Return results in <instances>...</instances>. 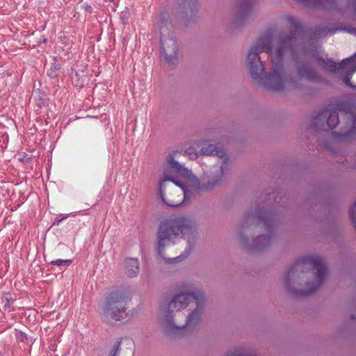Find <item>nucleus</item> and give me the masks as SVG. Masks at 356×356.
<instances>
[{
    "label": "nucleus",
    "instance_id": "obj_15",
    "mask_svg": "<svg viewBox=\"0 0 356 356\" xmlns=\"http://www.w3.org/2000/svg\"><path fill=\"white\" fill-rule=\"evenodd\" d=\"M238 20L239 22L245 19L251 13L253 0H238Z\"/></svg>",
    "mask_w": 356,
    "mask_h": 356
},
{
    "label": "nucleus",
    "instance_id": "obj_13",
    "mask_svg": "<svg viewBox=\"0 0 356 356\" xmlns=\"http://www.w3.org/2000/svg\"><path fill=\"white\" fill-rule=\"evenodd\" d=\"M305 7L312 9L326 10L327 5L334 6L335 0H296Z\"/></svg>",
    "mask_w": 356,
    "mask_h": 356
},
{
    "label": "nucleus",
    "instance_id": "obj_12",
    "mask_svg": "<svg viewBox=\"0 0 356 356\" xmlns=\"http://www.w3.org/2000/svg\"><path fill=\"white\" fill-rule=\"evenodd\" d=\"M200 152H201L202 154H206V155H208V156H209V155H216L218 157H220V159H222V158L225 157V159H224L222 165H221L220 166H216V170L213 171V172H211L210 175L208 176L207 180L210 177H214L217 175L219 168H222V170H223V165H226L227 161V158L226 157V154H225V151L223 150V149L216 147L214 145H207L206 147H202L201 149ZM222 175H223V173L222 174ZM222 177V176H221V177Z\"/></svg>",
    "mask_w": 356,
    "mask_h": 356
},
{
    "label": "nucleus",
    "instance_id": "obj_14",
    "mask_svg": "<svg viewBox=\"0 0 356 356\" xmlns=\"http://www.w3.org/2000/svg\"><path fill=\"white\" fill-rule=\"evenodd\" d=\"M125 273L129 277H136L140 272V262L138 259L128 258L124 262Z\"/></svg>",
    "mask_w": 356,
    "mask_h": 356
},
{
    "label": "nucleus",
    "instance_id": "obj_27",
    "mask_svg": "<svg viewBox=\"0 0 356 356\" xmlns=\"http://www.w3.org/2000/svg\"><path fill=\"white\" fill-rule=\"evenodd\" d=\"M268 196L269 199H270L271 197H275V193H272L270 194H268Z\"/></svg>",
    "mask_w": 356,
    "mask_h": 356
},
{
    "label": "nucleus",
    "instance_id": "obj_20",
    "mask_svg": "<svg viewBox=\"0 0 356 356\" xmlns=\"http://www.w3.org/2000/svg\"><path fill=\"white\" fill-rule=\"evenodd\" d=\"M225 356H257V355L254 353L241 348L230 352Z\"/></svg>",
    "mask_w": 356,
    "mask_h": 356
},
{
    "label": "nucleus",
    "instance_id": "obj_11",
    "mask_svg": "<svg viewBox=\"0 0 356 356\" xmlns=\"http://www.w3.org/2000/svg\"><path fill=\"white\" fill-rule=\"evenodd\" d=\"M355 55L345 59H343L340 63H336L331 59H321V67L330 72H336L337 71L343 70L347 65H351L352 72H356V62Z\"/></svg>",
    "mask_w": 356,
    "mask_h": 356
},
{
    "label": "nucleus",
    "instance_id": "obj_26",
    "mask_svg": "<svg viewBox=\"0 0 356 356\" xmlns=\"http://www.w3.org/2000/svg\"><path fill=\"white\" fill-rule=\"evenodd\" d=\"M186 257V256H179L175 258H173V259H169V262L172 263V264L177 263V262L182 261Z\"/></svg>",
    "mask_w": 356,
    "mask_h": 356
},
{
    "label": "nucleus",
    "instance_id": "obj_5",
    "mask_svg": "<svg viewBox=\"0 0 356 356\" xmlns=\"http://www.w3.org/2000/svg\"><path fill=\"white\" fill-rule=\"evenodd\" d=\"M182 288L184 291L176 294L168 303L162 304L159 307V322L163 332L168 337H173L183 330L182 327H179L174 322V311L186 308L191 300L195 301L194 294L204 296L203 293L191 283L184 284Z\"/></svg>",
    "mask_w": 356,
    "mask_h": 356
},
{
    "label": "nucleus",
    "instance_id": "obj_22",
    "mask_svg": "<svg viewBox=\"0 0 356 356\" xmlns=\"http://www.w3.org/2000/svg\"><path fill=\"white\" fill-rule=\"evenodd\" d=\"M197 0H177V3L179 6L188 8L191 10L196 5Z\"/></svg>",
    "mask_w": 356,
    "mask_h": 356
},
{
    "label": "nucleus",
    "instance_id": "obj_17",
    "mask_svg": "<svg viewBox=\"0 0 356 356\" xmlns=\"http://www.w3.org/2000/svg\"><path fill=\"white\" fill-rule=\"evenodd\" d=\"M168 169L165 170L164 172L166 171L167 175H168V171L171 170L172 172L179 175L181 176L185 177L188 175V170L184 165L179 164L177 161H175L172 156H170L168 159Z\"/></svg>",
    "mask_w": 356,
    "mask_h": 356
},
{
    "label": "nucleus",
    "instance_id": "obj_31",
    "mask_svg": "<svg viewBox=\"0 0 356 356\" xmlns=\"http://www.w3.org/2000/svg\"><path fill=\"white\" fill-rule=\"evenodd\" d=\"M352 319H355V316L352 315Z\"/></svg>",
    "mask_w": 356,
    "mask_h": 356
},
{
    "label": "nucleus",
    "instance_id": "obj_3",
    "mask_svg": "<svg viewBox=\"0 0 356 356\" xmlns=\"http://www.w3.org/2000/svg\"><path fill=\"white\" fill-rule=\"evenodd\" d=\"M277 216L268 204L248 212L240 223L238 232L241 244L247 249L259 251L268 247L275 236Z\"/></svg>",
    "mask_w": 356,
    "mask_h": 356
},
{
    "label": "nucleus",
    "instance_id": "obj_21",
    "mask_svg": "<svg viewBox=\"0 0 356 356\" xmlns=\"http://www.w3.org/2000/svg\"><path fill=\"white\" fill-rule=\"evenodd\" d=\"M60 70V64L56 60L51 63L50 68L47 70V75L54 79L58 76V72Z\"/></svg>",
    "mask_w": 356,
    "mask_h": 356
},
{
    "label": "nucleus",
    "instance_id": "obj_9",
    "mask_svg": "<svg viewBox=\"0 0 356 356\" xmlns=\"http://www.w3.org/2000/svg\"><path fill=\"white\" fill-rule=\"evenodd\" d=\"M170 24V17L168 13L162 12L159 16V29L161 31V43L165 58L166 62L168 63H174L177 59L178 54V45L175 38L167 37L165 38L162 33V29L164 26Z\"/></svg>",
    "mask_w": 356,
    "mask_h": 356
},
{
    "label": "nucleus",
    "instance_id": "obj_4",
    "mask_svg": "<svg viewBox=\"0 0 356 356\" xmlns=\"http://www.w3.org/2000/svg\"><path fill=\"white\" fill-rule=\"evenodd\" d=\"M222 174V168H219L214 177L208 180L197 181L189 188H185L184 184L175 181L165 171L164 178L159 184V195L162 202L171 207L181 205L198 192H209L220 184Z\"/></svg>",
    "mask_w": 356,
    "mask_h": 356
},
{
    "label": "nucleus",
    "instance_id": "obj_7",
    "mask_svg": "<svg viewBox=\"0 0 356 356\" xmlns=\"http://www.w3.org/2000/svg\"><path fill=\"white\" fill-rule=\"evenodd\" d=\"M339 112L344 113L348 120L353 121L352 131H356V113L354 106L348 102H341L329 106L312 118L310 128L327 131L338 125Z\"/></svg>",
    "mask_w": 356,
    "mask_h": 356
},
{
    "label": "nucleus",
    "instance_id": "obj_6",
    "mask_svg": "<svg viewBox=\"0 0 356 356\" xmlns=\"http://www.w3.org/2000/svg\"><path fill=\"white\" fill-rule=\"evenodd\" d=\"M191 220L184 217L171 216L159 222L156 232L155 248L157 254L163 259L165 248L175 245L184 234L193 232Z\"/></svg>",
    "mask_w": 356,
    "mask_h": 356
},
{
    "label": "nucleus",
    "instance_id": "obj_1",
    "mask_svg": "<svg viewBox=\"0 0 356 356\" xmlns=\"http://www.w3.org/2000/svg\"><path fill=\"white\" fill-rule=\"evenodd\" d=\"M294 30L289 33H281L277 36L275 50L272 45L270 33L260 37L254 45L251 47L247 56L246 65L251 77L268 90L280 92L284 90L285 71L283 58L289 53L293 59L300 55L311 53L316 56L318 44L309 41V49H307L302 36V26L293 16L286 17Z\"/></svg>",
    "mask_w": 356,
    "mask_h": 356
},
{
    "label": "nucleus",
    "instance_id": "obj_29",
    "mask_svg": "<svg viewBox=\"0 0 356 356\" xmlns=\"http://www.w3.org/2000/svg\"><path fill=\"white\" fill-rule=\"evenodd\" d=\"M23 336H24V339H26V340L28 341V338L26 337V335L24 333L23 334Z\"/></svg>",
    "mask_w": 356,
    "mask_h": 356
},
{
    "label": "nucleus",
    "instance_id": "obj_10",
    "mask_svg": "<svg viewBox=\"0 0 356 356\" xmlns=\"http://www.w3.org/2000/svg\"><path fill=\"white\" fill-rule=\"evenodd\" d=\"M194 296L196 303L195 309L187 316L185 325L181 326L183 330L176 335L171 337L172 338H176L184 334L186 330L192 331L195 330L201 323L207 299L205 296H199L197 294H194Z\"/></svg>",
    "mask_w": 356,
    "mask_h": 356
},
{
    "label": "nucleus",
    "instance_id": "obj_32",
    "mask_svg": "<svg viewBox=\"0 0 356 356\" xmlns=\"http://www.w3.org/2000/svg\"><path fill=\"white\" fill-rule=\"evenodd\" d=\"M354 32H355V34H356V29H354Z\"/></svg>",
    "mask_w": 356,
    "mask_h": 356
},
{
    "label": "nucleus",
    "instance_id": "obj_24",
    "mask_svg": "<svg viewBox=\"0 0 356 356\" xmlns=\"http://www.w3.org/2000/svg\"><path fill=\"white\" fill-rule=\"evenodd\" d=\"M50 263L52 265L58 266H68L72 263V260L71 259H57V260L51 261Z\"/></svg>",
    "mask_w": 356,
    "mask_h": 356
},
{
    "label": "nucleus",
    "instance_id": "obj_28",
    "mask_svg": "<svg viewBox=\"0 0 356 356\" xmlns=\"http://www.w3.org/2000/svg\"><path fill=\"white\" fill-rule=\"evenodd\" d=\"M26 159H29V157H28V156L25 153H24V157H23L24 161Z\"/></svg>",
    "mask_w": 356,
    "mask_h": 356
},
{
    "label": "nucleus",
    "instance_id": "obj_18",
    "mask_svg": "<svg viewBox=\"0 0 356 356\" xmlns=\"http://www.w3.org/2000/svg\"><path fill=\"white\" fill-rule=\"evenodd\" d=\"M71 79L72 84L75 87L82 88L84 85V79L83 76L81 75L76 71H72L71 74Z\"/></svg>",
    "mask_w": 356,
    "mask_h": 356
},
{
    "label": "nucleus",
    "instance_id": "obj_23",
    "mask_svg": "<svg viewBox=\"0 0 356 356\" xmlns=\"http://www.w3.org/2000/svg\"><path fill=\"white\" fill-rule=\"evenodd\" d=\"M345 69H347L348 73L346 74V76L343 78V81L346 83V85L351 87L355 88L351 83H350V79L352 76V74L353 72L351 71V65H347Z\"/></svg>",
    "mask_w": 356,
    "mask_h": 356
},
{
    "label": "nucleus",
    "instance_id": "obj_19",
    "mask_svg": "<svg viewBox=\"0 0 356 356\" xmlns=\"http://www.w3.org/2000/svg\"><path fill=\"white\" fill-rule=\"evenodd\" d=\"M122 339H118L104 356H118L120 352Z\"/></svg>",
    "mask_w": 356,
    "mask_h": 356
},
{
    "label": "nucleus",
    "instance_id": "obj_30",
    "mask_svg": "<svg viewBox=\"0 0 356 356\" xmlns=\"http://www.w3.org/2000/svg\"><path fill=\"white\" fill-rule=\"evenodd\" d=\"M19 161H22V158H19Z\"/></svg>",
    "mask_w": 356,
    "mask_h": 356
},
{
    "label": "nucleus",
    "instance_id": "obj_16",
    "mask_svg": "<svg viewBox=\"0 0 356 356\" xmlns=\"http://www.w3.org/2000/svg\"><path fill=\"white\" fill-rule=\"evenodd\" d=\"M297 72L300 78H304L309 81H314L318 79L316 72L308 64L302 63L298 65Z\"/></svg>",
    "mask_w": 356,
    "mask_h": 356
},
{
    "label": "nucleus",
    "instance_id": "obj_8",
    "mask_svg": "<svg viewBox=\"0 0 356 356\" xmlns=\"http://www.w3.org/2000/svg\"><path fill=\"white\" fill-rule=\"evenodd\" d=\"M127 298L121 291L111 292L106 298L103 309L106 317L114 321H120L127 316L126 305Z\"/></svg>",
    "mask_w": 356,
    "mask_h": 356
},
{
    "label": "nucleus",
    "instance_id": "obj_25",
    "mask_svg": "<svg viewBox=\"0 0 356 356\" xmlns=\"http://www.w3.org/2000/svg\"><path fill=\"white\" fill-rule=\"evenodd\" d=\"M350 216L356 229V201L350 210Z\"/></svg>",
    "mask_w": 356,
    "mask_h": 356
},
{
    "label": "nucleus",
    "instance_id": "obj_2",
    "mask_svg": "<svg viewBox=\"0 0 356 356\" xmlns=\"http://www.w3.org/2000/svg\"><path fill=\"white\" fill-rule=\"evenodd\" d=\"M327 269L322 257L308 256L292 265L284 277L286 290L295 297L307 296L323 284Z\"/></svg>",
    "mask_w": 356,
    "mask_h": 356
}]
</instances>
